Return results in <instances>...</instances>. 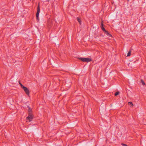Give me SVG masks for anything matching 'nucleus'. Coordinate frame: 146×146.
<instances>
[{"mask_svg": "<svg viewBox=\"0 0 146 146\" xmlns=\"http://www.w3.org/2000/svg\"><path fill=\"white\" fill-rule=\"evenodd\" d=\"M40 12V9L39 7V6H38V8H37V13H38V14H39Z\"/></svg>", "mask_w": 146, "mask_h": 146, "instance_id": "423d86ee", "label": "nucleus"}, {"mask_svg": "<svg viewBox=\"0 0 146 146\" xmlns=\"http://www.w3.org/2000/svg\"><path fill=\"white\" fill-rule=\"evenodd\" d=\"M20 84L21 88L23 89L26 94L27 95H29V92L28 89L27 88L23 86L21 84Z\"/></svg>", "mask_w": 146, "mask_h": 146, "instance_id": "7ed1b4c3", "label": "nucleus"}, {"mask_svg": "<svg viewBox=\"0 0 146 146\" xmlns=\"http://www.w3.org/2000/svg\"><path fill=\"white\" fill-rule=\"evenodd\" d=\"M119 94V92H116L115 94V96H117V95Z\"/></svg>", "mask_w": 146, "mask_h": 146, "instance_id": "1a4fd4ad", "label": "nucleus"}, {"mask_svg": "<svg viewBox=\"0 0 146 146\" xmlns=\"http://www.w3.org/2000/svg\"><path fill=\"white\" fill-rule=\"evenodd\" d=\"M77 20L80 23H80H81L80 19L78 17L77 18Z\"/></svg>", "mask_w": 146, "mask_h": 146, "instance_id": "0eeeda50", "label": "nucleus"}, {"mask_svg": "<svg viewBox=\"0 0 146 146\" xmlns=\"http://www.w3.org/2000/svg\"><path fill=\"white\" fill-rule=\"evenodd\" d=\"M105 33L108 36L110 37H111V35L107 31H105Z\"/></svg>", "mask_w": 146, "mask_h": 146, "instance_id": "20e7f679", "label": "nucleus"}, {"mask_svg": "<svg viewBox=\"0 0 146 146\" xmlns=\"http://www.w3.org/2000/svg\"><path fill=\"white\" fill-rule=\"evenodd\" d=\"M128 104L129 105H131V106H133L132 103L131 102H129L128 103Z\"/></svg>", "mask_w": 146, "mask_h": 146, "instance_id": "9d476101", "label": "nucleus"}, {"mask_svg": "<svg viewBox=\"0 0 146 146\" xmlns=\"http://www.w3.org/2000/svg\"><path fill=\"white\" fill-rule=\"evenodd\" d=\"M36 18L37 20L38 21V20H39V19L38 17H36Z\"/></svg>", "mask_w": 146, "mask_h": 146, "instance_id": "4468645a", "label": "nucleus"}, {"mask_svg": "<svg viewBox=\"0 0 146 146\" xmlns=\"http://www.w3.org/2000/svg\"><path fill=\"white\" fill-rule=\"evenodd\" d=\"M79 59L84 62H88L91 60V59L90 58H80Z\"/></svg>", "mask_w": 146, "mask_h": 146, "instance_id": "f03ea898", "label": "nucleus"}, {"mask_svg": "<svg viewBox=\"0 0 146 146\" xmlns=\"http://www.w3.org/2000/svg\"><path fill=\"white\" fill-rule=\"evenodd\" d=\"M101 26H101V29H102L105 33V31H106L105 30V28L103 27V24L102 23H101Z\"/></svg>", "mask_w": 146, "mask_h": 146, "instance_id": "39448f33", "label": "nucleus"}, {"mask_svg": "<svg viewBox=\"0 0 146 146\" xmlns=\"http://www.w3.org/2000/svg\"><path fill=\"white\" fill-rule=\"evenodd\" d=\"M122 145L123 146H126V145L125 144H122Z\"/></svg>", "mask_w": 146, "mask_h": 146, "instance_id": "ddd939ff", "label": "nucleus"}, {"mask_svg": "<svg viewBox=\"0 0 146 146\" xmlns=\"http://www.w3.org/2000/svg\"><path fill=\"white\" fill-rule=\"evenodd\" d=\"M141 82L143 85H145V83L142 80H141Z\"/></svg>", "mask_w": 146, "mask_h": 146, "instance_id": "9b49d317", "label": "nucleus"}, {"mask_svg": "<svg viewBox=\"0 0 146 146\" xmlns=\"http://www.w3.org/2000/svg\"><path fill=\"white\" fill-rule=\"evenodd\" d=\"M29 115L27 117L26 121L27 122H30L33 119V115L31 114V108L29 107Z\"/></svg>", "mask_w": 146, "mask_h": 146, "instance_id": "f257e3e1", "label": "nucleus"}, {"mask_svg": "<svg viewBox=\"0 0 146 146\" xmlns=\"http://www.w3.org/2000/svg\"><path fill=\"white\" fill-rule=\"evenodd\" d=\"M127 1H129V0H127Z\"/></svg>", "mask_w": 146, "mask_h": 146, "instance_id": "2eb2a0df", "label": "nucleus"}, {"mask_svg": "<svg viewBox=\"0 0 146 146\" xmlns=\"http://www.w3.org/2000/svg\"><path fill=\"white\" fill-rule=\"evenodd\" d=\"M39 14H38V13H36V17H38L39 16Z\"/></svg>", "mask_w": 146, "mask_h": 146, "instance_id": "f8f14e48", "label": "nucleus"}, {"mask_svg": "<svg viewBox=\"0 0 146 146\" xmlns=\"http://www.w3.org/2000/svg\"><path fill=\"white\" fill-rule=\"evenodd\" d=\"M131 55V52L130 51H129V52H128L127 54V56H129Z\"/></svg>", "mask_w": 146, "mask_h": 146, "instance_id": "6e6552de", "label": "nucleus"}]
</instances>
